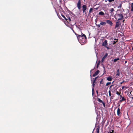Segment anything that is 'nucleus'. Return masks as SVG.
Instances as JSON below:
<instances>
[{
    "label": "nucleus",
    "mask_w": 133,
    "mask_h": 133,
    "mask_svg": "<svg viewBox=\"0 0 133 133\" xmlns=\"http://www.w3.org/2000/svg\"><path fill=\"white\" fill-rule=\"evenodd\" d=\"M107 41L106 40H105L102 43V45L104 46L108 49H109L110 48L109 47L107 46Z\"/></svg>",
    "instance_id": "obj_1"
},
{
    "label": "nucleus",
    "mask_w": 133,
    "mask_h": 133,
    "mask_svg": "<svg viewBox=\"0 0 133 133\" xmlns=\"http://www.w3.org/2000/svg\"><path fill=\"white\" fill-rule=\"evenodd\" d=\"M118 17L117 21L122 19L124 18V16L121 13L118 14H117Z\"/></svg>",
    "instance_id": "obj_2"
},
{
    "label": "nucleus",
    "mask_w": 133,
    "mask_h": 133,
    "mask_svg": "<svg viewBox=\"0 0 133 133\" xmlns=\"http://www.w3.org/2000/svg\"><path fill=\"white\" fill-rule=\"evenodd\" d=\"M77 37L78 39L79 38H80V37H82V38H83V37H84V38L85 39H87V37L85 35V34H82V33L81 35H78V36H77Z\"/></svg>",
    "instance_id": "obj_3"
},
{
    "label": "nucleus",
    "mask_w": 133,
    "mask_h": 133,
    "mask_svg": "<svg viewBox=\"0 0 133 133\" xmlns=\"http://www.w3.org/2000/svg\"><path fill=\"white\" fill-rule=\"evenodd\" d=\"M81 2L80 0H78L77 4V6L78 9H80L81 8Z\"/></svg>",
    "instance_id": "obj_4"
},
{
    "label": "nucleus",
    "mask_w": 133,
    "mask_h": 133,
    "mask_svg": "<svg viewBox=\"0 0 133 133\" xmlns=\"http://www.w3.org/2000/svg\"><path fill=\"white\" fill-rule=\"evenodd\" d=\"M108 54L107 53H106L104 56L102 57V60H101L102 62H103L104 61L105 58L108 56Z\"/></svg>",
    "instance_id": "obj_5"
},
{
    "label": "nucleus",
    "mask_w": 133,
    "mask_h": 133,
    "mask_svg": "<svg viewBox=\"0 0 133 133\" xmlns=\"http://www.w3.org/2000/svg\"><path fill=\"white\" fill-rule=\"evenodd\" d=\"M106 23L109 24L110 26H112V22L110 20H107L106 21Z\"/></svg>",
    "instance_id": "obj_6"
},
{
    "label": "nucleus",
    "mask_w": 133,
    "mask_h": 133,
    "mask_svg": "<svg viewBox=\"0 0 133 133\" xmlns=\"http://www.w3.org/2000/svg\"><path fill=\"white\" fill-rule=\"evenodd\" d=\"M86 7V6L85 5H83L82 6V10L83 13H84L85 12V11L87 9Z\"/></svg>",
    "instance_id": "obj_7"
},
{
    "label": "nucleus",
    "mask_w": 133,
    "mask_h": 133,
    "mask_svg": "<svg viewBox=\"0 0 133 133\" xmlns=\"http://www.w3.org/2000/svg\"><path fill=\"white\" fill-rule=\"evenodd\" d=\"M99 72V70H97L96 71L93 75V76L95 77L98 74Z\"/></svg>",
    "instance_id": "obj_8"
},
{
    "label": "nucleus",
    "mask_w": 133,
    "mask_h": 133,
    "mask_svg": "<svg viewBox=\"0 0 133 133\" xmlns=\"http://www.w3.org/2000/svg\"><path fill=\"white\" fill-rule=\"evenodd\" d=\"M116 76H118L119 75V69H118L116 71Z\"/></svg>",
    "instance_id": "obj_9"
},
{
    "label": "nucleus",
    "mask_w": 133,
    "mask_h": 133,
    "mask_svg": "<svg viewBox=\"0 0 133 133\" xmlns=\"http://www.w3.org/2000/svg\"><path fill=\"white\" fill-rule=\"evenodd\" d=\"M119 26V24L118 22L117 21L116 23V24L115 25V28H118Z\"/></svg>",
    "instance_id": "obj_10"
},
{
    "label": "nucleus",
    "mask_w": 133,
    "mask_h": 133,
    "mask_svg": "<svg viewBox=\"0 0 133 133\" xmlns=\"http://www.w3.org/2000/svg\"><path fill=\"white\" fill-rule=\"evenodd\" d=\"M107 80L109 81H111L112 80V78L111 76H109L107 77Z\"/></svg>",
    "instance_id": "obj_11"
},
{
    "label": "nucleus",
    "mask_w": 133,
    "mask_h": 133,
    "mask_svg": "<svg viewBox=\"0 0 133 133\" xmlns=\"http://www.w3.org/2000/svg\"><path fill=\"white\" fill-rule=\"evenodd\" d=\"M99 127L98 126L96 129V131L97 133H99Z\"/></svg>",
    "instance_id": "obj_12"
},
{
    "label": "nucleus",
    "mask_w": 133,
    "mask_h": 133,
    "mask_svg": "<svg viewBox=\"0 0 133 133\" xmlns=\"http://www.w3.org/2000/svg\"><path fill=\"white\" fill-rule=\"evenodd\" d=\"M120 114V109L119 108H118L117 110V115L119 116Z\"/></svg>",
    "instance_id": "obj_13"
},
{
    "label": "nucleus",
    "mask_w": 133,
    "mask_h": 133,
    "mask_svg": "<svg viewBox=\"0 0 133 133\" xmlns=\"http://www.w3.org/2000/svg\"><path fill=\"white\" fill-rule=\"evenodd\" d=\"M106 24L105 22H101L100 23V25H105Z\"/></svg>",
    "instance_id": "obj_14"
},
{
    "label": "nucleus",
    "mask_w": 133,
    "mask_h": 133,
    "mask_svg": "<svg viewBox=\"0 0 133 133\" xmlns=\"http://www.w3.org/2000/svg\"><path fill=\"white\" fill-rule=\"evenodd\" d=\"M98 14L101 15H103L104 14V13L102 11H100L99 12Z\"/></svg>",
    "instance_id": "obj_15"
},
{
    "label": "nucleus",
    "mask_w": 133,
    "mask_h": 133,
    "mask_svg": "<svg viewBox=\"0 0 133 133\" xmlns=\"http://www.w3.org/2000/svg\"><path fill=\"white\" fill-rule=\"evenodd\" d=\"M119 60V58H116V59H114V62H116L117 61H118V60Z\"/></svg>",
    "instance_id": "obj_16"
},
{
    "label": "nucleus",
    "mask_w": 133,
    "mask_h": 133,
    "mask_svg": "<svg viewBox=\"0 0 133 133\" xmlns=\"http://www.w3.org/2000/svg\"><path fill=\"white\" fill-rule=\"evenodd\" d=\"M61 16L63 18L65 19V20L66 21H67V19L66 18V17H65L64 15H61Z\"/></svg>",
    "instance_id": "obj_17"
},
{
    "label": "nucleus",
    "mask_w": 133,
    "mask_h": 133,
    "mask_svg": "<svg viewBox=\"0 0 133 133\" xmlns=\"http://www.w3.org/2000/svg\"><path fill=\"white\" fill-rule=\"evenodd\" d=\"M98 101L100 103H102L103 101H102V100H101L100 98H98Z\"/></svg>",
    "instance_id": "obj_18"
},
{
    "label": "nucleus",
    "mask_w": 133,
    "mask_h": 133,
    "mask_svg": "<svg viewBox=\"0 0 133 133\" xmlns=\"http://www.w3.org/2000/svg\"><path fill=\"white\" fill-rule=\"evenodd\" d=\"M122 7V4L121 3L119 5H118V6H117V8H121Z\"/></svg>",
    "instance_id": "obj_19"
},
{
    "label": "nucleus",
    "mask_w": 133,
    "mask_h": 133,
    "mask_svg": "<svg viewBox=\"0 0 133 133\" xmlns=\"http://www.w3.org/2000/svg\"><path fill=\"white\" fill-rule=\"evenodd\" d=\"M125 100V99L124 97H122L121 99V100L120 101L121 102H122V101H123L124 100Z\"/></svg>",
    "instance_id": "obj_20"
},
{
    "label": "nucleus",
    "mask_w": 133,
    "mask_h": 133,
    "mask_svg": "<svg viewBox=\"0 0 133 133\" xmlns=\"http://www.w3.org/2000/svg\"><path fill=\"white\" fill-rule=\"evenodd\" d=\"M93 8H91L90 9L89 12V14H90Z\"/></svg>",
    "instance_id": "obj_21"
},
{
    "label": "nucleus",
    "mask_w": 133,
    "mask_h": 133,
    "mask_svg": "<svg viewBox=\"0 0 133 133\" xmlns=\"http://www.w3.org/2000/svg\"><path fill=\"white\" fill-rule=\"evenodd\" d=\"M66 17H68V20H69V21L70 22L71 21L70 17L69 16H66Z\"/></svg>",
    "instance_id": "obj_22"
},
{
    "label": "nucleus",
    "mask_w": 133,
    "mask_h": 133,
    "mask_svg": "<svg viewBox=\"0 0 133 133\" xmlns=\"http://www.w3.org/2000/svg\"><path fill=\"white\" fill-rule=\"evenodd\" d=\"M98 76L96 77L93 80V82H94V83H95L96 82V81L97 78L98 77Z\"/></svg>",
    "instance_id": "obj_23"
},
{
    "label": "nucleus",
    "mask_w": 133,
    "mask_h": 133,
    "mask_svg": "<svg viewBox=\"0 0 133 133\" xmlns=\"http://www.w3.org/2000/svg\"><path fill=\"white\" fill-rule=\"evenodd\" d=\"M111 82H107L106 83V86H108V85L110 84H111Z\"/></svg>",
    "instance_id": "obj_24"
},
{
    "label": "nucleus",
    "mask_w": 133,
    "mask_h": 133,
    "mask_svg": "<svg viewBox=\"0 0 133 133\" xmlns=\"http://www.w3.org/2000/svg\"><path fill=\"white\" fill-rule=\"evenodd\" d=\"M96 26H98V27L99 28H100V24H96Z\"/></svg>",
    "instance_id": "obj_25"
},
{
    "label": "nucleus",
    "mask_w": 133,
    "mask_h": 133,
    "mask_svg": "<svg viewBox=\"0 0 133 133\" xmlns=\"http://www.w3.org/2000/svg\"><path fill=\"white\" fill-rule=\"evenodd\" d=\"M114 10H115L113 8H111V9L110 11H111V12H113V11H114Z\"/></svg>",
    "instance_id": "obj_26"
},
{
    "label": "nucleus",
    "mask_w": 133,
    "mask_h": 133,
    "mask_svg": "<svg viewBox=\"0 0 133 133\" xmlns=\"http://www.w3.org/2000/svg\"><path fill=\"white\" fill-rule=\"evenodd\" d=\"M129 118V116L127 114V116L126 117H125V118L127 119H128Z\"/></svg>",
    "instance_id": "obj_27"
},
{
    "label": "nucleus",
    "mask_w": 133,
    "mask_h": 133,
    "mask_svg": "<svg viewBox=\"0 0 133 133\" xmlns=\"http://www.w3.org/2000/svg\"><path fill=\"white\" fill-rule=\"evenodd\" d=\"M76 26L79 29V30H81V29L80 28L79 25L78 26H77V25H76Z\"/></svg>",
    "instance_id": "obj_28"
},
{
    "label": "nucleus",
    "mask_w": 133,
    "mask_h": 133,
    "mask_svg": "<svg viewBox=\"0 0 133 133\" xmlns=\"http://www.w3.org/2000/svg\"><path fill=\"white\" fill-rule=\"evenodd\" d=\"M95 83H94V82H92V87L93 88H94V86H95Z\"/></svg>",
    "instance_id": "obj_29"
},
{
    "label": "nucleus",
    "mask_w": 133,
    "mask_h": 133,
    "mask_svg": "<svg viewBox=\"0 0 133 133\" xmlns=\"http://www.w3.org/2000/svg\"><path fill=\"white\" fill-rule=\"evenodd\" d=\"M116 94L117 95H120V93H119V92H118V91H117V92H116Z\"/></svg>",
    "instance_id": "obj_30"
},
{
    "label": "nucleus",
    "mask_w": 133,
    "mask_h": 133,
    "mask_svg": "<svg viewBox=\"0 0 133 133\" xmlns=\"http://www.w3.org/2000/svg\"><path fill=\"white\" fill-rule=\"evenodd\" d=\"M117 42V40L116 41H113V44H115L116 42Z\"/></svg>",
    "instance_id": "obj_31"
},
{
    "label": "nucleus",
    "mask_w": 133,
    "mask_h": 133,
    "mask_svg": "<svg viewBox=\"0 0 133 133\" xmlns=\"http://www.w3.org/2000/svg\"><path fill=\"white\" fill-rule=\"evenodd\" d=\"M114 131L113 130H111V131L109 132L108 133H113L114 132Z\"/></svg>",
    "instance_id": "obj_32"
},
{
    "label": "nucleus",
    "mask_w": 133,
    "mask_h": 133,
    "mask_svg": "<svg viewBox=\"0 0 133 133\" xmlns=\"http://www.w3.org/2000/svg\"><path fill=\"white\" fill-rule=\"evenodd\" d=\"M114 0H108V1L109 2H111L114 1Z\"/></svg>",
    "instance_id": "obj_33"
},
{
    "label": "nucleus",
    "mask_w": 133,
    "mask_h": 133,
    "mask_svg": "<svg viewBox=\"0 0 133 133\" xmlns=\"http://www.w3.org/2000/svg\"><path fill=\"white\" fill-rule=\"evenodd\" d=\"M109 96H111V92H110V91H109Z\"/></svg>",
    "instance_id": "obj_34"
},
{
    "label": "nucleus",
    "mask_w": 133,
    "mask_h": 133,
    "mask_svg": "<svg viewBox=\"0 0 133 133\" xmlns=\"http://www.w3.org/2000/svg\"><path fill=\"white\" fill-rule=\"evenodd\" d=\"M103 79H101V81H100V84H102V81H103Z\"/></svg>",
    "instance_id": "obj_35"
},
{
    "label": "nucleus",
    "mask_w": 133,
    "mask_h": 133,
    "mask_svg": "<svg viewBox=\"0 0 133 133\" xmlns=\"http://www.w3.org/2000/svg\"><path fill=\"white\" fill-rule=\"evenodd\" d=\"M94 88L92 87V92H94Z\"/></svg>",
    "instance_id": "obj_36"
},
{
    "label": "nucleus",
    "mask_w": 133,
    "mask_h": 133,
    "mask_svg": "<svg viewBox=\"0 0 133 133\" xmlns=\"http://www.w3.org/2000/svg\"><path fill=\"white\" fill-rule=\"evenodd\" d=\"M102 103L104 107H105V103L103 102Z\"/></svg>",
    "instance_id": "obj_37"
},
{
    "label": "nucleus",
    "mask_w": 133,
    "mask_h": 133,
    "mask_svg": "<svg viewBox=\"0 0 133 133\" xmlns=\"http://www.w3.org/2000/svg\"><path fill=\"white\" fill-rule=\"evenodd\" d=\"M131 11H133V7L132 6H131Z\"/></svg>",
    "instance_id": "obj_38"
},
{
    "label": "nucleus",
    "mask_w": 133,
    "mask_h": 133,
    "mask_svg": "<svg viewBox=\"0 0 133 133\" xmlns=\"http://www.w3.org/2000/svg\"><path fill=\"white\" fill-rule=\"evenodd\" d=\"M72 31L74 33H75V34H76L75 33V32L74 30H73V29H72Z\"/></svg>",
    "instance_id": "obj_39"
},
{
    "label": "nucleus",
    "mask_w": 133,
    "mask_h": 133,
    "mask_svg": "<svg viewBox=\"0 0 133 133\" xmlns=\"http://www.w3.org/2000/svg\"><path fill=\"white\" fill-rule=\"evenodd\" d=\"M94 93V92H92V96L93 95Z\"/></svg>",
    "instance_id": "obj_40"
},
{
    "label": "nucleus",
    "mask_w": 133,
    "mask_h": 133,
    "mask_svg": "<svg viewBox=\"0 0 133 133\" xmlns=\"http://www.w3.org/2000/svg\"><path fill=\"white\" fill-rule=\"evenodd\" d=\"M120 95V97H121V98H122V95Z\"/></svg>",
    "instance_id": "obj_41"
},
{
    "label": "nucleus",
    "mask_w": 133,
    "mask_h": 133,
    "mask_svg": "<svg viewBox=\"0 0 133 133\" xmlns=\"http://www.w3.org/2000/svg\"><path fill=\"white\" fill-rule=\"evenodd\" d=\"M70 29L72 30V29H73L72 28L70 27Z\"/></svg>",
    "instance_id": "obj_42"
},
{
    "label": "nucleus",
    "mask_w": 133,
    "mask_h": 133,
    "mask_svg": "<svg viewBox=\"0 0 133 133\" xmlns=\"http://www.w3.org/2000/svg\"><path fill=\"white\" fill-rule=\"evenodd\" d=\"M132 50L133 51V47H132Z\"/></svg>",
    "instance_id": "obj_43"
},
{
    "label": "nucleus",
    "mask_w": 133,
    "mask_h": 133,
    "mask_svg": "<svg viewBox=\"0 0 133 133\" xmlns=\"http://www.w3.org/2000/svg\"><path fill=\"white\" fill-rule=\"evenodd\" d=\"M127 61H125V63H127Z\"/></svg>",
    "instance_id": "obj_44"
},
{
    "label": "nucleus",
    "mask_w": 133,
    "mask_h": 133,
    "mask_svg": "<svg viewBox=\"0 0 133 133\" xmlns=\"http://www.w3.org/2000/svg\"><path fill=\"white\" fill-rule=\"evenodd\" d=\"M96 92L97 94H98V92L97 90L96 91Z\"/></svg>",
    "instance_id": "obj_45"
},
{
    "label": "nucleus",
    "mask_w": 133,
    "mask_h": 133,
    "mask_svg": "<svg viewBox=\"0 0 133 133\" xmlns=\"http://www.w3.org/2000/svg\"><path fill=\"white\" fill-rule=\"evenodd\" d=\"M124 21V20H123V22Z\"/></svg>",
    "instance_id": "obj_46"
},
{
    "label": "nucleus",
    "mask_w": 133,
    "mask_h": 133,
    "mask_svg": "<svg viewBox=\"0 0 133 133\" xmlns=\"http://www.w3.org/2000/svg\"><path fill=\"white\" fill-rule=\"evenodd\" d=\"M131 98H132V99H133V97H131Z\"/></svg>",
    "instance_id": "obj_47"
},
{
    "label": "nucleus",
    "mask_w": 133,
    "mask_h": 133,
    "mask_svg": "<svg viewBox=\"0 0 133 133\" xmlns=\"http://www.w3.org/2000/svg\"><path fill=\"white\" fill-rule=\"evenodd\" d=\"M66 17V18H67V20H68V17Z\"/></svg>",
    "instance_id": "obj_48"
},
{
    "label": "nucleus",
    "mask_w": 133,
    "mask_h": 133,
    "mask_svg": "<svg viewBox=\"0 0 133 133\" xmlns=\"http://www.w3.org/2000/svg\"><path fill=\"white\" fill-rule=\"evenodd\" d=\"M105 2H107V1H106V0H105Z\"/></svg>",
    "instance_id": "obj_49"
},
{
    "label": "nucleus",
    "mask_w": 133,
    "mask_h": 133,
    "mask_svg": "<svg viewBox=\"0 0 133 133\" xmlns=\"http://www.w3.org/2000/svg\"><path fill=\"white\" fill-rule=\"evenodd\" d=\"M90 76L91 77V75H90Z\"/></svg>",
    "instance_id": "obj_50"
},
{
    "label": "nucleus",
    "mask_w": 133,
    "mask_h": 133,
    "mask_svg": "<svg viewBox=\"0 0 133 133\" xmlns=\"http://www.w3.org/2000/svg\"><path fill=\"white\" fill-rule=\"evenodd\" d=\"M131 92H130V94H131Z\"/></svg>",
    "instance_id": "obj_51"
}]
</instances>
